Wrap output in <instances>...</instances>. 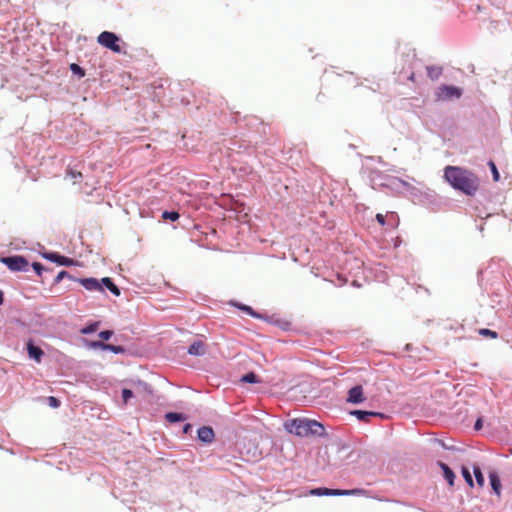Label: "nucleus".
I'll return each instance as SVG.
<instances>
[{
  "mask_svg": "<svg viewBox=\"0 0 512 512\" xmlns=\"http://www.w3.org/2000/svg\"><path fill=\"white\" fill-rule=\"evenodd\" d=\"M444 178L455 189L466 195H474L479 186L478 178L468 170L457 166H447Z\"/></svg>",
  "mask_w": 512,
  "mask_h": 512,
  "instance_id": "f257e3e1",
  "label": "nucleus"
},
{
  "mask_svg": "<svg viewBox=\"0 0 512 512\" xmlns=\"http://www.w3.org/2000/svg\"><path fill=\"white\" fill-rule=\"evenodd\" d=\"M286 429L297 436H322L325 434L324 426L316 420L307 418L293 419L285 424Z\"/></svg>",
  "mask_w": 512,
  "mask_h": 512,
  "instance_id": "f03ea898",
  "label": "nucleus"
},
{
  "mask_svg": "<svg viewBox=\"0 0 512 512\" xmlns=\"http://www.w3.org/2000/svg\"><path fill=\"white\" fill-rule=\"evenodd\" d=\"M366 493L363 489H329V488H315L310 490L309 494L314 496H347V495H364Z\"/></svg>",
  "mask_w": 512,
  "mask_h": 512,
  "instance_id": "7ed1b4c3",
  "label": "nucleus"
},
{
  "mask_svg": "<svg viewBox=\"0 0 512 512\" xmlns=\"http://www.w3.org/2000/svg\"><path fill=\"white\" fill-rule=\"evenodd\" d=\"M461 96L462 89L452 85H440L435 91L436 101L459 99Z\"/></svg>",
  "mask_w": 512,
  "mask_h": 512,
  "instance_id": "20e7f679",
  "label": "nucleus"
},
{
  "mask_svg": "<svg viewBox=\"0 0 512 512\" xmlns=\"http://www.w3.org/2000/svg\"><path fill=\"white\" fill-rule=\"evenodd\" d=\"M119 41H120L119 37L115 33L109 32V31H103L97 37V42L101 46H103L107 49H110L111 51H113L115 53L121 52V47L119 45Z\"/></svg>",
  "mask_w": 512,
  "mask_h": 512,
  "instance_id": "39448f33",
  "label": "nucleus"
},
{
  "mask_svg": "<svg viewBox=\"0 0 512 512\" xmlns=\"http://www.w3.org/2000/svg\"><path fill=\"white\" fill-rule=\"evenodd\" d=\"M11 271H26L28 268V261L23 256H10L1 258Z\"/></svg>",
  "mask_w": 512,
  "mask_h": 512,
  "instance_id": "423d86ee",
  "label": "nucleus"
},
{
  "mask_svg": "<svg viewBox=\"0 0 512 512\" xmlns=\"http://www.w3.org/2000/svg\"><path fill=\"white\" fill-rule=\"evenodd\" d=\"M365 400L363 388L360 385L352 387L348 391V397L347 402L353 403V404H359L362 403Z\"/></svg>",
  "mask_w": 512,
  "mask_h": 512,
  "instance_id": "0eeeda50",
  "label": "nucleus"
},
{
  "mask_svg": "<svg viewBox=\"0 0 512 512\" xmlns=\"http://www.w3.org/2000/svg\"><path fill=\"white\" fill-rule=\"evenodd\" d=\"M79 282L89 291H104L102 282L96 278H84L80 279Z\"/></svg>",
  "mask_w": 512,
  "mask_h": 512,
  "instance_id": "6e6552de",
  "label": "nucleus"
},
{
  "mask_svg": "<svg viewBox=\"0 0 512 512\" xmlns=\"http://www.w3.org/2000/svg\"><path fill=\"white\" fill-rule=\"evenodd\" d=\"M198 438L204 443H210L214 439V431L211 427L203 426L198 429Z\"/></svg>",
  "mask_w": 512,
  "mask_h": 512,
  "instance_id": "1a4fd4ad",
  "label": "nucleus"
},
{
  "mask_svg": "<svg viewBox=\"0 0 512 512\" xmlns=\"http://www.w3.org/2000/svg\"><path fill=\"white\" fill-rule=\"evenodd\" d=\"M91 346L94 348H101L103 350H109L115 354L123 353L125 351V349L122 346L105 344L103 342H92Z\"/></svg>",
  "mask_w": 512,
  "mask_h": 512,
  "instance_id": "9d476101",
  "label": "nucleus"
},
{
  "mask_svg": "<svg viewBox=\"0 0 512 512\" xmlns=\"http://www.w3.org/2000/svg\"><path fill=\"white\" fill-rule=\"evenodd\" d=\"M352 415H354L358 420L363 422H368L371 417L373 416H380L383 415L378 412H370V411H363V410H354L351 412Z\"/></svg>",
  "mask_w": 512,
  "mask_h": 512,
  "instance_id": "9b49d317",
  "label": "nucleus"
},
{
  "mask_svg": "<svg viewBox=\"0 0 512 512\" xmlns=\"http://www.w3.org/2000/svg\"><path fill=\"white\" fill-rule=\"evenodd\" d=\"M205 350H206V347H205V343L203 341H195L193 342L189 349H188V353L190 355H194V356H200V355H203L205 354Z\"/></svg>",
  "mask_w": 512,
  "mask_h": 512,
  "instance_id": "f8f14e48",
  "label": "nucleus"
},
{
  "mask_svg": "<svg viewBox=\"0 0 512 512\" xmlns=\"http://www.w3.org/2000/svg\"><path fill=\"white\" fill-rule=\"evenodd\" d=\"M27 351L30 358L35 359L38 363L41 362V358L44 354L41 348L34 346L32 342H29L27 344Z\"/></svg>",
  "mask_w": 512,
  "mask_h": 512,
  "instance_id": "ddd939ff",
  "label": "nucleus"
},
{
  "mask_svg": "<svg viewBox=\"0 0 512 512\" xmlns=\"http://www.w3.org/2000/svg\"><path fill=\"white\" fill-rule=\"evenodd\" d=\"M439 466L443 471L444 478L447 480L450 486H453L455 480L454 472L450 469V467L447 464L443 462H439Z\"/></svg>",
  "mask_w": 512,
  "mask_h": 512,
  "instance_id": "4468645a",
  "label": "nucleus"
},
{
  "mask_svg": "<svg viewBox=\"0 0 512 512\" xmlns=\"http://www.w3.org/2000/svg\"><path fill=\"white\" fill-rule=\"evenodd\" d=\"M47 258L60 264V265L70 266L73 264L72 259L62 256V255H59V254H55V253H51V254L47 255Z\"/></svg>",
  "mask_w": 512,
  "mask_h": 512,
  "instance_id": "2eb2a0df",
  "label": "nucleus"
},
{
  "mask_svg": "<svg viewBox=\"0 0 512 512\" xmlns=\"http://www.w3.org/2000/svg\"><path fill=\"white\" fill-rule=\"evenodd\" d=\"M489 479H490V483H491V487H492L493 491L497 495H500L501 483H500V479H499V476L497 475V473L496 472H491L489 474Z\"/></svg>",
  "mask_w": 512,
  "mask_h": 512,
  "instance_id": "dca6fc26",
  "label": "nucleus"
},
{
  "mask_svg": "<svg viewBox=\"0 0 512 512\" xmlns=\"http://www.w3.org/2000/svg\"><path fill=\"white\" fill-rule=\"evenodd\" d=\"M427 75L431 80H437L443 72L442 67L440 66H427Z\"/></svg>",
  "mask_w": 512,
  "mask_h": 512,
  "instance_id": "f3484780",
  "label": "nucleus"
},
{
  "mask_svg": "<svg viewBox=\"0 0 512 512\" xmlns=\"http://www.w3.org/2000/svg\"><path fill=\"white\" fill-rule=\"evenodd\" d=\"M102 286L104 285L108 290H110L115 296L120 295L119 288L112 282L109 277H104L101 279Z\"/></svg>",
  "mask_w": 512,
  "mask_h": 512,
  "instance_id": "a211bd4d",
  "label": "nucleus"
},
{
  "mask_svg": "<svg viewBox=\"0 0 512 512\" xmlns=\"http://www.w3.org/2000/svg\"><path fill=\"white\" fill-rule=\"evenodd\" d=\"M165 419L170 423L184 421L186 417L181 413L169 412L165 415Z\"/></svg>",
  "mask_w": 512,
  "mask_h": 512,
  "instance_id": "6ab92c4d",
  "label": "nucleus"
},
{
  "mask_svg": "<svg viewBox=\"0 0 512 512\" xmlns=\"http://www.w3.org/2000/svg\"><path fill=\"white\" fill-rule=\"evenodd\" d=\"M473 472H474V476H475L477 484L480 487H483L484 484H485V479H484V476H483V474L481 472V469L478 466H474Z\"/></svg>",
  "mask_w": 512,
  "mask_h": 512,
  "instance_id": "aec40b11",
  "label": "nucleus"
},
{
  "mask_svg": "<svg viewBox=\"0 0 512 512\" xmlns=\"http://www.w3.org/2000/svg\"><path fill=\"white\" fill-rule=\"evenodd\" d=\"M478 333L479 335L483 336V337H489L491 339H496L498 338V333L493 331V330H490V329H487V328H481L478 330Z\"/></svg>",
  "mask_w": 512,
  "mask_h": 512,
  "instance_id": "412c9836",
  "label": "nucleus"
},
{
  "mask_svg": "<svg viewBox=\"0 0 512 512\" xmlns=\"http://www.w3.org/2000/svg\"><path fill=\"white\" fill-rule=\"evenodd\" d=\"M242 382L245 383H258L260 382L257 375L254 372H249L241 378Z\"/></svg>",
  "mask_w": 512,
  "mask_h": 512,
  "instance_id": "4be33fe9",
  "label": "nucleus"
},
{
  "mask_svg": "<svg viewBox=\"0 0 512 512\" xmlns=\"http://www.w3.org/2000/svg\"><path fill=\"white\" fill-rule=\"evenodd\" d=\"M462 475L466 481V483L470 486V487H473L474 486V482H473V479H472V476H471V473L469 471V469L465 466L462 467Z\"/></svg>",
  "mask_w": 512,
  "mask_h": 512,
  "instance_id": "5701e85b",
  "label": "nucleus"
},
{
  "mask_svg": "<svg viewBox=\"0 0 512 512\" xmlns=\"http://www.w3.org/2000/svg\"><path fill=\"white\" fill-rule=\"evenodd\" d=\"M179 217H180L179 213L175 212V211H164L162 214L163 219L170 220V221H176L179 219Z\"/></svg>",
  "mask_w": 512,
  "mask_h": 512,
  "instance_id": "b1692460",
  "label": "nucleus"
},
{
  "mask_svg": "<svg viewBox=\"0 0 512 512\" xmlns=\"http://www.w3.org/2000/svg\"><path fill=\"white\" fill-rule=\"evenodd\" d=\"M387 223L391 228H396L398 225V217L394 212L387 214Z\"/></svg>",
  "mask_w": 512,
  "mask_h": 512,
  "instance_id": "393cba45",
  "label": "nucleus"
},
{
  "mask_svg": "<svg viewBox=\"0 0 512 512\" xmlns=\"http://www.w3.org/2000/svg\"><path fill=\"white\" fill-rule=\"evenodd\" d=\"M70 69L74 74L79 75V77L85 76V71L79 65H77L75 63L71 64Z\"/></svg>",
  "mask_w": 512,
  "mask_h": 512,
  "instance_id": "a878e982",
  "label": "nucleus"
},
{
  "mask_svg": "<svg viewBox=\"0 0 512 512\" xmlns=\"http://www.w3.org/2000/svg\"><path fill=\"white\" fill-rule=\"evenodd\" d=\"M98 326H99V323H98V322L93 323V324H91V325H89V326H87V327H84V328L81 330V333H82V334H90V333H93V332H95V331L97 330Z\"/></svg>",
  "mask_w": 512,
  "mask_h": 512,
  "instance_id": "bb28decb",
  "label": "nucleus"
},
{
  "mask_svg": "<svg viewBox=\"0 0 512 512\" xmlns=\"http://www.w3.org/2000/svg\"><path fill=\"white\" fill-rule=\"evenodd\" d=\"M239 308L246 312L247 314L253 316V317H258V315L256 314V312H254V310L250 307V306H247V305H240Z\"/></svg>",
  "mask_w": 512,
  "mask_h": 512,
  "instance_id": "cd10ccee",
  "label": "nucleus"
},
{
  "mask_svg": "<svg viewBox=\"0 0 512 512\" xmlns=\"http://www.w3.org/2000/svg\"><path fill=\"white\" fill-rule=\"evenodd\" d=\"M133 396V392L129 389H123L122 391V397H123V401L124 403H127L128 400Z\"/></svg>",
  "mask_w": 512,
  "mask_h": 512,
  "instance_id": "c85d7f7f",
  "label": "nucleus"
},
{
  "mask_svg": "<svg viewBox=\"0 0 512 512\" xmlns=\"http://www.w3.org/2000/svg\"><path fill=\"white\" fill-rule=\"evenodd\" d=\"M490 167H491V171H492V174H493V178L495 181H498L499 180V172L497 170V167L496 165L494 164V162H490L489 163Z\"/></svg>",
  "mask_w": 512,
  "mask_h": 512,
  "instance_id": "c756f323",
  "label": "nucleus"
},
{
  "mask_svg": "<svg viewBox=\"0 0 512 512\" xmlns=\"http://www.w3.org/2000/svg\"><path fill=\"white\" fill-rule=\"evenodd\" d=\"M376 220L381 226H384L387 223V215L378 213L376 214Z\"/></svg>",
  "mask_w": 512,
  "mask_h": 512,
  "instance_id": "7c9ffc66",
  "label": "nucleus"
},
{
  "mask_svg": "<svg viewBox=\"0 0 512 512\" xmlns=\"http://www.w3.org/2000/svg\"><path fill=\"white\" fill-rule=\"evenodd\" d=\"M113 335V331L104 330L99 333V337L103 340H108Z\"/></svg>",
  "mask_w": 512,
  "mask_h": 512,
  "instance_id": "2f4dec72",
  "label": "nucleus"
},
{
  "mask_svg": "<svg viewBox=\"0 0 512 512\" xmlns=\"http://www.w3.org/2000/svg\"><path fill=\"white\" fill-rule=\"evenodd\" d=\"M68 175H70L71 178L74 180L73 183H75L77 179L82 178L81 172H77V171H73V170H69Z\"/></svg>",
  "mask_w": 512,
  "mask_h": 512,
  "instance_id": "473e14b6",
  "label": "nucleus"
},
{
  "mask_svg": "<svg viewBox=\"0 0 512 512\" xmlns=\"http://www.w3.org/2000/svg\"><path fill=\"white\" fill-rule=\"evenodd\" d=\"M70 277L69 273L67 271H60L58 275L55 278V282L59 283L63 278Z\"/></svg>",
  "mask_w": 512,
  "mask_h": 512,
  "instance_id": "72a5a7b5",
  "label": "nucleus"
},
{
  "mask_svg": "<svg viewBox=\"0 0 512 512\" xmlns=\"http://www.w3.org/2000/svg\"><path fill=\"white\" fill-rule=\"evenodd\" d=\"M32 267H33L34 271H35L38 275H41L42 270H43V266H42V264H41V263H39V262H34V263L32 264Z\"/></svg>",
  "mask_w": 512,
  "mask_h": 512,
  "instance_id": "f704fd0d",
  "label": "nucleus"
},
{
  "mask_svg": "<svg viewBox=\"0 0 512 512\" xmlns=\"http://www.w3.org/2000/svg\"><path fill=\"white\" fill-rule=\"evenodd\" d=\"M48 401H49V405L54 407V408H57L60 405L59 400L57 398L53 397V396H50L48 398Z\"/></svg>",
  "mask_w": 512,
  "mask_h": 512,
  "instance_id": "c9c22d12",
  "label": "nucleus"
},
{
  "mask_svg": "<svg viewBox=\"0 0 512 512\" xmlns=\"http://www.w3.org/2000/svg\"><path fill=\"white\" fill-rule=\"evenodd\" d=\"M481 427H482V420H481V419H478V420L476 421V423H475V429H476V430H479V429H481Z\"/></svg>",
  "mask_w": 512,
  "mask_h": 512,
  "instance_id": "e433bc0d",
  "label": "nucleus"
},
{
  "mask_svg": "<svg viewBox=\"0 0 512 512\" xmlns=\"http://www.w3.org/2000/svg\"><path fill=\"white\" fill-rule=\"evenodd\" d=\"M408 79L412 82L415 81V74L414 73H411L410 76L408 77Z\"/></svg>",
  "mask_w": 512,
  "mask_h": 512,
  "instance_id": "4c0bfd02",
  "label": "nucleus"
},
{
  "mask_svg": "<svg viewBox=\"0 0 512 512\" xmlns=\"http://www.w3.org/2000/svg\"><path fill=\"white\" fill-rule=\"evenodd\" d=\"M3 301H4L3 292L0 291V305L3 303Z\"/></svg>",
  "mask_w": 512,
  "mask_h": 512,
  "instance_id": "58836bf2",
  "label": "nucleus"
},
{
  "mask_svg": "<svg viewBox=\"0 0 512 512\" xmlns=\"http://www.w3.org/2000/svg\"><path fill=\"white\" fill-rule=\"evenodd\" d=\"M189 428H190V425H189V424H187V425L185 426L184 431H185V432H187V430H188Z\"/></svg>",
  "mask_w": 512,
  "mask_h": 512,
  "instance_id": "ea45409f",
  "label": "nucleus"
},
{
  "mask_svg": "<svg viewBox=\"0 0 512 512\" xmlns=\"http://www.w3.org/2000/svg\"><path fill=\"white\" fill-rule=\"evenodd\" d=\"M510 453L512 454V449H510Z\"/></svg>",
  "mask_w": 512,
  "mask_h": 512,
  "instance_id": "a19ab883",
  "label": "nucleus"
}]
</instances>
